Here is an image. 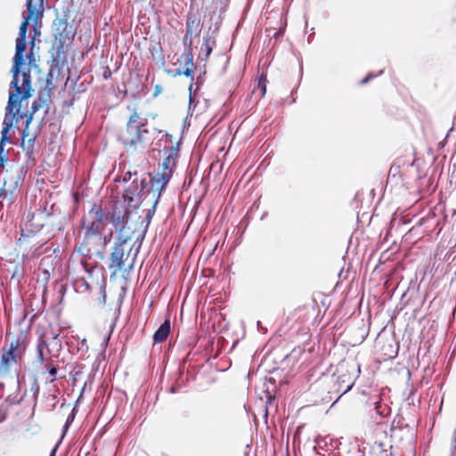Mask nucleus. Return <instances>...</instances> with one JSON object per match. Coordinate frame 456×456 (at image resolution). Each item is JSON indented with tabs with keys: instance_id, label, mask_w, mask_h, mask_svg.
I'll return each instance as SVG.
<instances>
[{
	"instance_id": "23",
	"label": "nucleus",
	"mask_w": 456,
	"mask_h": 456,
	"mask_svg": "<svg viewBox=\"0 0 456 456\" xmlns=\"http://www.w3.org/2000/svg\"><path fill=\"white\" fill-rule=\"evenodd\" d=\"M214 42H211L210 37H205L204 38V46L206 48V59L208 58L210 53H212V45Z\"/></svg>"
},
{
	"instance_id": "7",
	"label": "nucleus",
	"mask_w": 456,
	"mask_h": 456,
	"mask_svg": "<svg viewBox=\"0 0 456 456\" xmlns=\"http://www.w3.org/2000/svg\"><path fill=\"white\" fill-rule=\"evenodd\" d=\"M176 157L177 151L172 148L169 155L166 157L162 162V171L157 173L150 181L152 188L159 191V195L166 189V186L172 177Z\"/></svg>"
},
{
	"instance_id": "10",
	"label": "nucleus",
	"mask_w": 456,
	"mask_h": 456,
	"mask_svg": "<svg viewBox=\"0 0 456 456\" xmlns=\"http://www.w3.org/2000/svg\"><path fill=\"white\" fill-rule=\"evenodd\" d=\"M50 339H52V344L54 346H61V340L59 339V333L51 332V338L47 336V333L45 332L39 338V341L37 345V358L38 363H44L45 361L44 350L48 349L50 345Z\"/></svg>"
},
{
	"instance_id": "32",
	"label": "nucleus",
	"mask_w": 456,
	"mask_h": 456,
	"mask_svg": "<svg viewBox=\"0 0 456 456\" xmlns=\"http://www.w3.org/2000/svg\"><path fill=\"white\" fill-rule=\"evenodd\" d=\"M105 430H106V429H101V430L97 433V435H96V436H103V434H104V431H105Z\"/></svg>"
},
{
	"instance_id": "37",
	"label": "nucleus",
	"mask_w": 456,
	"mask_h": 456,
	"mask_svg": "<svg viewBox=\"0 0 456 456\" xmlns=\"http://www.w3.org/2000/svg\"><path fill=\"white\" fill-rule=\"evenodd\" d=\"M171 392H172V393H175V392H176V389H175V387H171Z\"/></svg>"
},
{
	"instance_id": "31",
	"label": "nucleus",
	"mask_w": 456,
	"mask_h": 456,
	"mask_svg": "<svg viewBox=\"0 0 456 456\" xmlns=\"http://www.w3.org/2000/svg\"><path fill=\"white\" fill-rule=\"evenodd\" d=\"M31 225H32V226H35V228H37V229L42 228V227L44 226V224H39V223H37V224H32Z\"/></svg>"
},
{
	"instance_id": "6",
	"label": "nucleus",
	"mask_w": 456,
	"mask_h": 456,
	"mask_svg": "<svg viewBox=\"0 0 456 456\" xmlns=\"http://www.w3.org/2000/svg\"><path fill=\"white\" fill-rule=\"evenodd\" d=\"M23 100H20V96H18L17 101L13 103V106L11 110H9V102L6 106V113L3 122V129L1 132V139H0V167L4 166V163L6 161V158L3 155L4 152V144L8 141V134L12 127L13 120L17 123L21 120L23 117H25V112L20 110L21 102Z\"/></svg>"
},
{
	"instance_id": "1",
	"label": "nucleus",
	"mask_w": 456,
	"mask_h": 456,
	"mask_svg": "<svg viewBox=\"0 0 456 456\" xmlns=\"http://www.w3.org/2000/svg\"><path fill=\"white\" fill-rule=\"evenodd\" d=\"M79 243L72 251L69 264L68 275L75 289L78 292L101 290L105 283L102 268L92 260V255L101 260L105 257L107 245L110 242L112 232H78Z\"/></svg>"
},
{
	"instance_id": "9",
	"label": "nucleus",
	"mask_w": 456,
	"mask_h": 456,
	"mask_svg": "<svg viewBox=\"0 0 456 456\" xmlns=\"http://www.w3.org/2000/svg\"><path fill=\"white\" fill-rule=\"evenodd\" d=\"M20 346L19 340L12 342L7 351L4 352L0 363V371L7 372L11 367L18 363L20 354L17 353Z\"/></svg>"
},
{
	"instance_id": "21",
	"label": "nucleus",
	"mask_w": 456,
	"mask_h": 456,
	"mask_svg": "<svg viewBox=\"0 0 456 456\" xmlns=\"http://www.w3.org/2000/svg\"><path fill=\"white\" fill-rule=\"evenodd\" d=\"M266 84H267L266 75L262 73L259 77L258 86H257V87L261 90V96H264L266 93Z\"/></svg>"
},
{
	"instance_id": "35",
	"label": "nucleus",
	"mask_w": 456,
	"mask_h": 456,
	"mask_svg": "<svg viewBox=\"0 0 456 456\" xmlns=\"http://www.w3.org/2000/svg\"><path fill=\"white\" fill-rule=\"evenodd\" d=\"M149 117H151L152 119H154L157 117V114H150Z\"/></svg>"
},
{
	"instance_id": "30",
	"label": "nucleus",
	"mask_w": 456,
	"mask_h": 456,
	"mask_svg": "<svg viewBox=\"0 0 456 456\" xmlns=\"http://www.w3.org/2000/svg\"><path fill=\"white\" fill-rule=\"evenodd\" d=\"M398 167H395V165H392L391 167H390V170H389V174H391L392 172L397 171Z\"/></svg>"
},
{
	"instance_id": "5",
	"label": "nucleus",
	"mask_w": 456,
	"mask_h": 456,
	"mask_svg": "<svg viewBox=\"0 0 456 456\" xmlns=\"http://www.w3.org/2000/svg\"><path fill=\"white\" fill-rule=\"evenodd\" d=\"M106 226L105 213L102 205L94 203L92 208L81 217L78 232H104Z\"/></svg>"
},
{
	"instance_id": "11",
	"label": "nucleus",
	"mask_w": 456,
	"mask_h": 456,
	"mask_svg": "<svg viewBox=\"0 0 456 456\" xmlns=\"http://www.w3.org/2000/svg\"><path fill=\"white\" fill-rule=\"evenodd\" d=\"M201 31V25L200 19L188 18L186 21V31L183 38L184 48H190L192 45V37H199Z\"/></svg>"
},
{
	"instance_id": "29",
	"label": "nucleus",
	"mask_w": 456,
	"mask_h": 456,
	"mask_svg": "<svg viewBox=\"0 0 456 456\" xmlns=\"http://www.w3.org/2000/svg\"><path fill=\"white\" fill-rule=\"evenodd\" d=\"M251 444H247L244 452V456H250Z\"/></svg>"
},
{
	"instance_id": "14",
	"label": "nucleus",
	"mask_w": 456,
	"mask_h": 456,
	"mask_svg": "<svg viewBox=\"0 0 456 456\" xmlns=\"http://www.w3.org/2000/svg\"><path fill=\"white\" fill-rule=\"evenodd\" d=\"M183 57L185 58V69L183 71V74L186 77H193V69H194V63H193V55H192V48H185L184 53L183 54Z\"/></svg>"
},
{
	"instance_id": "2",
	"label": "nucleus",
	"mask_w": 456,
	"mask_h": 456,
	"mask_svg": "<svg viewBox=\"0 0 456 456\" xmlns=\"http://www.w3.org/2000/svg\"><path fill=\"white\" fill-rule=\"evenodd\" d=\"M44 0H39L38 8L33 4V0H26L28 15L24 17L19 29V35L16 38L15 54L12 68V80L11 82V90L9 92V110H12L13 103L20 100H27L31 96V77L30 70L20 72V69L25 65L24 52L27 47L26 34L29 20H33L36 23L41 20L44 13Z\"/></svg>"
},
{
	"instance_id": "25",
	"label": "nucleus",
	"mask_w": 456,
	"mask_h": 456,
	"mask_svg": "<svg viewBox=\"0 0 456 456\" xmlns=\"http://www.w3.org/2000/svg\"><path fill=\"white\" fill-rule=\"evenodd\" d=\"M450 456H456V429L454 430L451 441V454Z\"/></svg>"
},
{
	"instance_id": "22",
	"label": "nucleus",
	"mask_w": 456,
	"mask_h": 456,
	"mask_svg": "<svg viewBox=\"0 0 456 456\" xmlns=\"http://www.w3.org/2000/svg\"><path fill=\"white\" fill-rule=\"evenodd\" d=\"M45 103L44 101H42L41 99H39L38 101H35L33 103H32V106H31V112L28 114V115H32V117L34 116V114L38 111L42 107H43V104Z\"/></svg>"
},
{
	"instance_id": "38",
	"label": "nucleus",
	"mask_w": 456,
	"mask_h": 456,
	"mask_svg": "<svg viewBox=\"0 0 456 456\" xmlns=\"http://www.w3.org/2000/svg\"><path fill=\"white\" fill-rule=\"evenodd\" d=\"M388 431H389V433H390V436H392V433L395 431V429L390 428V429H388Z\"/></svg>"
},
{
	"instance_id": "20",
	"label": "nucleus",
	"mask_w": 456,
	"mask_h": 456,
	"mask_svg": "<svg viewBox=\"0 0 456 456\" xmlns=\"http://www.w3.org/2000/svg\"><path fill=\"white\" fill-rule=\"evenodd\" d=\"M68 431H69V429H62L61 435L60 438L58 439V441L56 442V444H54V446L52 448V450L49 453V456H56V452H57L61 444L62 443L64 437L66 436Z\"/></svg>"
},
{
	"instance_id": "42",
	"label": "nucleus",
	"mask_w": 456,
	"mask_h": 456,
	"mask_svg": "<svg viewBox=\"0 0 456 456\" xmlns=\"http://www.w3.org/2000/svg\"><path fill=\"white\" fill-rule=\"evenodd\" d=\"M384 433H385L386 435H388V432H387V429H384Z\"/></svg>"
},
{
	"instance_id": "16",
	"label": "nucleus",
	"mask_w": 456,
	"mask_h": 456,
	"mask_svg": "<svg viewBox=\"0 0 456 456\" xmlns=\"http://www.w3.org/2000/svg\"><path fill=\"white\" fill-rule=\"evenodd\" d=\"M141 119H142L141 113L138 112L134 109V110H133V111L130 114V116L127 119V122L126 124V126H136L137 124L141 123V121H140Z\"/></svg>"
},
{
	"instance_id": "3",
	"label": "nucleus",
	"mask_w": 456,
	"mask_h": 456,
	"mask_svg": "<svg viewBox=\"0 0 456 456\" xmlns=\"http://www.w3.org/2000/svg\"><path fill=\"white\" fill-rule=\"evenodd\" d=\"M125 228H120L110 253L109 269L113 274L122 270L133 268L137 256L138 248L133 252L132 239L124 234Z\"/></svg>"
},
{
	"instance_id": "36",
	"label": "nucleus",
	"mask_w": 456,
	"mask_h": 456,
	"mask_svg": "<svg viewBox=\"0 0 456 456\" xmlns=\"http://www.w3.org/2000/svg\"><path fill=\"white\" fill-rule=\"evenodd\" d=\"M268 403H271L272 400L273 399L271 395H268Z\"/></svg>"
},
{
	"instance_id": "26",
	"label": "nucleus",
	"mask_w": 456,
	"mask_h": 456,
	"mask_svg": "<svg viewBox=\"0 0 456 456\" xmlns=\"http://www.w3.org/2000/svg\"><path fill=\"white\" fill-rule=\"evenodd\" d=\"M294 430V434H293V439L295 440L297 437L299 436V434H300V430L301 429H298V428H296V429H288V432H287V437L289 438V436H290V432Z\"/></svg>"
},
{
	"instance_id": "24",
	"label": "nucleus",
	"mask_w": 456,
	"mask_h": 456,
	"mask_svg": "<svg viewBox=\"0 0 456 456\" xmlns=\"http://www.w3.org/2000/svg\"><path fill=\"white\" fill-rule=\"evenodd\" d=\"M257 411H258V415H260L263 418L264 423L267 424V416H268L267 405L266 404L262 405L257 410Z\"/></svg>"
},
{
	"instance_id": "4",
	"label": "nucleus",
	"mask_w": 456,
	"mask_h": 456,
	"mask_svg": "<svg viewBox=\"0 0 456 456\" xmlns=\"http://www.w3.org/2000/svg\"><path fill=\"white\" fill-rule=\"evenodd\" d=\"M151 133L146 120L136 126H126L118 134V141L129 153L142 152L150 144Z\"/></svg>"
},
{
	"instance_id": "41",
	"label": "nucleus",
	"mask_w": 456,
	"mask_h": 456,
	"mask_svg": "<svg viewBox=\"0 0 456 456\" xmlns=\"http://www.w3.org/2000/svg\"><path fill=\"white\" fill-rule=\"evenodd\" d=\"M156 132L158 133H161L162 131L161 130H159V129H154Z\"/></svg>"
},
{
	"instance_id": "17",
	"label": "nucleus",
	"mask_w": 456,
	"mask_h": 456,
	"mask_svg": "<svg viewBox=\"0 0 456 456\" xmlns=\"http://www.w3.org/2000/svg\"><path fill=\"white\" fill-rule=\"evenodd\" d=\"M81 397H82V395H79V397L77 398V400L76 402V404L74 405V407L69 413L63 428H69L72 424L74 418H75L76 414L77 413V404L78 403Z\"/></svg>"
},
{
	"instance_id": "8",
	"label": "nucleus",
	"mask_w": 456,
	"mask_h": 456,
	"mask_svg": "<svg viewBox=\"0 0 456 456\" xmlns=\"http://www.w3.org/2000/svg\"><path fill=\"white\" fill-rule=\"evenodd\" d=\"M133 204L128 205V201L121 198L114 200L111 206V210L105 214L106 220H109L115 227L121 226L127 222L130 216V209Z\"/></svg>"
},
{
	"instance_id": "34",
	"label": "nucleus",
	"mask_w": 456,
	"mask_h": 456,
	"mask_svg": "<svg viewBox=\"0 0 456 456\" xmlns=\"http://www.w3.org/2000/svg\"><path fill=\"white\" fill-rule=\"evenodd\" d=\"M155 91H156L155 94H157L160 91V86H156Z\"/></svg>"
},
{
	"instance_id": "15",
	"label": "nucleus",
	"mask_w": 456,
	"mask_h": 456,
	"mask_svg": "<svg viewBox=\"0 0 456 456\" xmlns=\"http://www.w3.org/2000/svg\"><path fill=\"white\" fill-rule=\"evenodd\" d=\"M25 118H26V126H25V128L23 129L22 131V140H21V146L23 147L24 145V141L26 138H28V142H34L35 139H36V136L33 135V136H29V134H28V126H29V124L32 122V115H28L27 113H25ZM24 117L21 118L23 119Z\"/></svg>"
},
{
	"instance_id": "40",
	"label": "nucleus",
	"mask_w": 456,
	"mask_h": 456,
	"mask_svg": "<svg viewBox=\"0 0 456 456\" xmlns=\"http://www.w3.org/2000/svg\"><path fill=\"white\" fill-rule=\"evenodd\" d=\"M36 218V215L35 214H32L31 216V220H34Z\"/></svg>"
},
{
	"instance_id": "28",
	"label": "nucleus",
	"mask_w": 456,
	"mask_h": 456,
	"mask_svg": "<svg viewBox=\"0 0 456 456\" xmlns=\"http://www.w3.org/2000/svg\"><path fill=\"white\" fill-rule=\"evenodd\" d=\"M375 76L372 74H368L364 78L361 80V85L367 84L370 79H372Z\"/></svg>"
},
{
	"instance_id": "18",
	"label": "nucleus",
	"mask_w": 456,
	"mask_h": 456,
	"mask_svg": "<svg viewBox=\"0 0 456 456\" xmlns=\"http://www.w3.org/2000/svg\"><path fill=\"white\" fill-rule=\"evenodd\" d=\"M45 367H46V371L50 375V378L46 379V381L53 382L56 379V374H57V371H58L57 367L55 365H53V363L49 362H47L45 363Z\"/></svg>"
},
{
	"instance_id": "27",
	"label": "nucleus",
	"mask_w": 456,
	"mask_h": 456,
	"mask_svg": "<svg viewBox=\"0 0 456 456\" xmlns=\"http://www.w3.org/2000/svg\"><path fill=\"white\" fill-rule=\"evenodd\" d=\"M137 175V172H136V171H134V173H132L131 171L126 172V173L125 174V175H124V178H123L124 182H127V181H129V180L132 178V175Z\"/></svg>"
},
{
	"instance_id": "12",
	"label": "nucleus",
	"mask_w": 456,
	"mask_h": 456,
	"mask_svg": "<svg viewBox=\"0 0 456 456\" xmlns=\"http://www.w3.org/2000/svg\"><path fill=\"white\" fill-rule=\"evenodd\" d=\"M143 190V182L138 183L137 178L134 179L132 183L125 189L122 198L128 201V205L133 204L135 196H139Z\"/></svg>"
},
{
	"instance_id": "33",
	"label": "nucleus",
	"mask_w": 456,
	"mask_h": 456,
	"mask_svg": "<svg viewBox=\"0 0 456 456\" xmlns=\"http://www.w3.org/2000/svg\"><path fill=\"white\" fill-rule=\"evenodd\" d=\"M254 419H255V424H256V426L257 427V426L259 425V422H258V420H257V416H256V413H254Z\"/></svg>"
},
{
	"instance_id": "19",
	"label": "nucleus",
	"mask_w": 456,
	"mask_h": 456,
	"mask_svg": "<svg viewBox=\"0 0 456 456\" xmlns=\"http://www.w3.org/2000/svg\"><path fill=\"white\" fill-rule=\"evenodd\" d=\"M18 187V181H15L14 185H12L11 183L8 184L6 181L4 182L3 187L1 189V194H4V197H6L8 194H12V190L16 189Z\"/></svg>"
},
{
	"instance_id": "39",
	"label": "nucleus",
	"mask_w": 456,
	"mask_h": 456,
	"mask_svg": "<svg viewBox=\"0 0 456 456\" xmlns=\"http://www.w3.org/2000/svg\"><path fill=\"white\" fill-rule=\"evenodd\" d=\"M35 386H36V387H37V391H38V389H39V386H38V384H37V382L35 383Z\"/></svg>"
},
{
	"instance_id": "13",
	"label": "nucleus",
	"mask_w": 456,
	"mask_h": 456,
	"mask_svg": "<svg viewBox=\"0 0 456 456\" xmlns=\"http://www.w3.org/2000/svg\"><path fill=\"white\" fill-rule=\"evenodd\" d=\"M170 334V321L165 320L153 335L155 344L163 343Z\"/></svg>"
}]
</instances>
